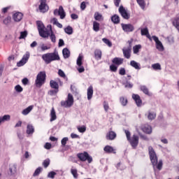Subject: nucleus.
Listing matches in <instances>:
<instances>
[{"label":"nucleus","instance_id":"1","mask_svg":"<svg viewBox=\"0 0 179 179\" xmlns=\"http://www.w3.org/2000/svg\"><path fill=\"white\" fill-rule=\"evenodd\" d=\"M148 152L150 162L154 169L156 167L158 170H162V169H163V161L160 159L157 163V155H156L155 149H153L152 146H150L148 147Z\"/></svg>","mask_w":179,"mask_h":179},{"label":"nucleus","instance_id":"2","mask_svg":"<svg viewBox=\"0 0 179 179\" xmlns=\"http://www.w3.org/2000/svg\"><path fill=\"white\" fill-rule=\"evenodd\" d=\"M42 59L47 64H51L52 61H59V55L57 52H52V53H45L42 55Z\"/></svg>","mask_w":179,"mask_h":179},{"label":"nucleus","instance_id":"3","mask_svg":"<svg viewBox=\"0 0 179 179\" xmlns=\"http://www.w3.org/2000/svg\"><path fill=\"white\" fill-rule=\"evenodd\" d=\"M36 25L38 27V31L39 33V35L41 37H43V38H48V27H47V29L44 26V24L41 21H37L36 22Z\"/></svg>","mask_w":179,"mask_h":179},{"label":"nucleus","instance_id":"4","mask_svg":"<svg viewBox=\"0 0 179 179\" xmlns=\"http://www.w3.org/2000/svg\"><path fill=\"white\" fill-rule=\"evenodd\" d=\"M45 71H41L38 73L36 80V87H41L44 83H45V78H46Z\"/></svg>","mask_w":179,"mask_h":179},{"label":"nucleus","instance_id":"5","mask_svg":"<svg viewBox=\"0 0 179 179\" xmlns=\"http://www.w3.org/2000/svg\"><path fill=\"white\" fill-rule=\"evenodd\" d=\"M61 106L62 107H65L66 108L72 107V106H73V96H72L71 94H69L67 99L61 102Z\"/></svg>","mask_w":179,"mask_h":179},{"label":"nucleus","instance_id":"6","mask_svg":"<svg viewBox=\"0 0 179 179\" xmlns=\"http://www.w3.org/2000/svg\"><path fill=\"white\" fill-rule=\"evenodd\" d=\"M152 39L155 42V47L158 51H160L162 52V51H164V46L163 45V43L160 40H159V38L156 36H152Z\"/></svg>","mask_w":179,"mask_h":179},{"label":"nucleus","instance_id":"7","mask_svg":"<svg viewBox=\"0 0 179 179\" xmlns=\"http://www.w3.org/2000/svg\"><path fill=\"white\" fill-rule=\"evenodd\" d=\"M54 15L55 16H60V19H65V16H66V13H65V10H64V7L62 6H60L59 7V9H55L54 10Z\"/></svg>","mask_w":179,"mask_h":179},{"label":"nucleus","instance_id":"8","mask_svg":"<svg viewBox=\"0 0 179 179\" xmlns=\"http://www.w3.org/2000/svg\"><path fill=\"white\" fill-rule=\"evenodd\" d=\"M78 157L81 160V162H86V160H87L88 163H90L93 160V159L89 156V154L86 152L78 154Z\"/></svg>","mask_w":179,"mask_h":179},{"label":"nucleus","instance_id":"9","mask_svg":"<svg viewBox=\"0 0 179 179\" xmlns=\"http://www.w3.org/2000/svg\"><path fill=\"white\" fill-rule=\"evenodd\" d=\"M129 142L133 149H136L139 143V137L136 135H133V136L129 140Z\"/></svg>","mask_w":179,"mask_h":179},{"label":"nucleus","instance_id":"10","mask_svg":"<svg viewBox=\"0 0 179 179\" xmlns=\"http://www.w3.org/2000/svg\"><path fill=\"white\" fill-rule=\"evenodd\" d=\"M30 58V52H27L26 54H24L22 57V59L17 63V66H23V65H25L29 61V59Z\"/></svg>","mask_w":179,"mask_h":179},{"label":"nucleus","instance_id":"11","mask_svg":"<svg viewBox=\"0 0 179 179\" xmlns=\"http://www.w3.org/2000/svg\"><path fill=\"white\" fill-rule=\"evenodd\" d=\"M121 26L125 33H131L135 30V27L131 24H121Z\"/></svg>","mask_w":179,"mask_h":179},{"label":"nucleus","instance_id":"12","mask_svg":"<svg viewBox=\"0 0 179 179\" xmlns=\"http://www.w3.org/2000/svg\"><path fill=\"white\" fill-rule=\"evenodd\" d=\"M48 37H50L52 43H57V36H55V34L52 31V27L51 25H48Z\"/></svg>","mask_w":179,"mask_h":179},{"label":"nucleus","instance_id":"13","mask_svg":"<svg viewBox=\"0 0 179 179\" xmlns=\"http://www.w3.org/2000/svg\"><path fill=\"white\" fill-rule=\"evenodd\" d=\"M41 4L39 5V10L42 13H45L48 10V6H47L45 0H40Z\"/></svg>","mask_w":179,"mask_h":179},{"label":"nucleus","instance_id":"14","mask_svg":"<svg viewBox=\"0 0 179 179\" xmlns=\"http://www.w3.org/2000/svg\"><path fill=\"white\" fill-rule=\"evenodd\" d=\"M23 19V13L20 12H15L13 14V20L14 22H19Z\"/></svg>","mask_w":179,"mask_h":179},{"label":"nucleus","instance_id":"15","mask_svg":"<svg viewBox=\"0 0 179 179\" xmlns=\"http://www.w3.org/2000/svg\"><path fill=\"white\" fill-rule=\"evenodd\" d=\"M119 13H120V15L123 19H126V20L129 19V15L127 12V10H125V8H124V6H120Z\"/></svg>","mask_w":179,"mask_h":179},{"label":"nucleus","instance_id":"16","mask_svg":"<svg viewBox=\"0 0 179 179\" xmlns=\"http://www.w3.org/2000/svg\"><path fill=\"white\" fill-rule=\"evenodd\" d=\"M132 99L134 100L137 107H142V99H141V96H139V95L133 94Z\"/></svg>","mask_w":179,"mask_h":179},{"label":"nucleus","instance_id":"17","mask_svg":"<svg viewBox=\"0 0 179 179\" xmlns=\"http://www.w3.org/2000/svg\"><path fill=\"white\" fill-rule=\"evenodd\" d=\"M131 47L124 48L122 49L123 55L127 58V59H129L131 58Z\"/></svg>","mask_w":179,"mask_h":179},{"label":"nucleus","instance_id":"18","mask_svg":"<svg viewBox=\"0 0 179 179\" xmlns=\"http://www.w3.org/2000/svg\"><path fill=\"white\" fill-rule=\"evenodd\" d=\"M142 131L145 132V134H148V135H150L152 134V126L149 124H145L141 128Z\"/></svg>","mask_w":179,"mask_h":179},{"label":"nucleus","instance_id":"19","mask_svg":"<svg viewBox=\"0 0 179 179\" xmlns=\"http://www.w3.org/2000/svg\"><path fill=\"white\" fill-rule=\"evenodd\" d=\"M8 176H15L16 174V165L10 164L8 171Z\"/></svg>","mask_w":179,"mask_h":179},{"label":"nucleus","instance_id":"20","mask_svg":"<svg viewBox=\"0 0 179 179\" xmlns=\"http://www.w3.org/2000/svg\"><path fill=\"white\" fill-rule=\"evenodd\" d=\"M145 115L147 116V118L150 120V121H152L156 118V113H155V111L148 110Z\"/></svg>","mask_w":179,"mask_h":179},{"label":"nucleus","instance_id":"21","mask_svg":"<svg viewBox=\"0 0 179 179\" xmlns=\"http://www.w3.org/2000/svg\"><path fill=\"white\" fill-rule=\"evenodd\" d=\"M26 132L27 135H33V134H34V127L33 124H27Z\"/></svg>","mask_w":179,"mask_h":179},{"label":"nucleus","instance_id":"22","mask_svg":"<svg viewBox=\"0 0 179 179\" xmlns=\"http://www.w3.org/2000/svg\"><path fill=\"white\" fill-rule=\"evenodd\" d=\"M33 108H34V106L33 105L28 106L27 108L24 109L22 111V115H28V114H30V113H31Z\"/></svg>","mask_w":179,"mask_h":179},{"label":"nucleus","instance_id":"23","mask_svg":"<svg viewBox=\"0 0 179 179\" xmlns=\"http://www.w3.org/2000/svg\"><path fill=\"white\" fill-rule=\"evenodd\" d=\"M117 138V134L114 131H109L106 134V138L108 139L109 141H114Z\"/></svg>","mask_w":179,"mask_h":179},{"label":"nucleus","instance_id":"24","mask_svg":"<svg viewBox=\"0 0 179 179\" xmlns=\"http://www.w3.org/2000/svg\"><path fill=\"white\" fill-rule=\"evenodd\" d=\"M103 150L106 153H114L115 154V149L110 145H106L104 147Z\"/></svg>","mask_w":179,"mask_h":179},{"label":"nucleus","instance_id":"25","mask_svg":"<svg viewBox=\"0 0 179 179\" xmlns=\"http://www.w3.org/2000/svg\"><path fill=\"white\" fill-rule=\"evenodd\" d=\"M87 100H92V97H93V86L90 85L87 88Z\"/></svg>","mask_w":179,"mask_h":179},{"label":"nucleus","instance_id":"26","mask_svg":"<svg viewBox=\"0 0 179 179\" xmlns=\"http://www.w3.org/2000/svg\"><path fill=\"white\" fill-rule=\"evenodd\" d=\"M50 122H52V121H55L57 120V113H55V109L54 108H52L50 110Z\"/></svg>","mask_w":179,"mask_h":179},{"label":"nucleus","instance_id":"27","mask_svg":"<svg viewBox=\"0 0 179 179\" xmlns=\"http://www.w3.org/2000/svg\"><path fill=\"white\" fill-rule=\"evenodd\" d=\"M113 64H115V65H122V64L124 62V59L120 58V57H115L112 60Z\"/></svg>","mask_w":179,"mask_h":179},{"label":"nucleus","instance_id":"28","mask_svg":"<svg viewBox=\"0 0 179 179\" xmlns=\"http://www.w3.org/2000/svg\"><path fill=\"white\" fill-rule=\"evenodd\" d=\"M130 65L132 66V68H134V69H137V70L141 69V64L135 62V60L131 61Z\"/></svg>","mask_w":179,"mask_h":179},{"label":"nucleus","instance_id":"29","mask_svg":"<svg viewBox=\"0 0 179 179\" xmlns=\"http://www.w3.org/2000/svg\"><path fill=\"white\" fill-rule=\"evenodd\" d=\"M94 17L95 19V20H97L98 22H101V20H103V15H101V13H99V12H95L94 15Z\"/></svg>","mask_w":179,"mask_h":179},{"label":"nucleus","instance_id":"30","mask_svg":"<svg viewBox=\"0 0 179 179\" xmlns=\"http://www.w3.org/2000/svg\"><path fill=\"white\" fill-rule=\"evenodd\" d=\"M94 57L95 59H96L97 61H100V59H101V50L99 49L95 50Z\"/></svg>","mask_w":179,"mask_h":179},{"label":"nucleus","instance_id":"31","mask_svg":"<svg viewBox=\"0 0 179 179\" xmlns=\"http://www.w3.org/2000/svg\"><path fill=\"white\" fill-rule=\"evenodd\" d=\"M62 54H63V57H64V58H65V59H66V58H69V57L71 56V52L66 48L63 49Z\"/></svg>","mask_w":179,"mask_h":179},{"label":"nucleus","instance_id":"32","mask_svg":"<svg viewBox=\"0 0 179 179\" xmlns=\"http://www.w3.org/2000/svg\"><path fill=\"white\" fill-rule=\"evenodd\" d=\"M10 120V115H5L3 117H0V125L2 122Z\"/></svg>","mask_w":179,"mask_h":179},{"label":"nucleus","instance_id":"33","mask_svg":"<svg viewBox=\"0 0 179 179\" xmlns=\"http://www.w3.org/2000/svg\"><path fill=\"white\" fill-rule=\"evenodd\" d=\"M111 21L114 24H118L120 23V16L114 15L111 17Z\"/></svg>","mask_w":179,"mask_h":179},{"label":"nucleus","instance_id":"34","mask_svg":"<svg viewBox=\"0 0 179 179\" xmlns=\"http://www.w3.org/2000/svg\"><path fill=\"white\" fill-rule=\"evenodd\" d=\"M142 49V45H136L133 47V52L134 54H138L139 50Z\"/></svg>","mask_w":179,"mask_h":179},{"label":"nucleus","instance_id":"35","mask_svg":"<svg viewBox=\"0 0 179 179\" xmlns=\"http://www.w3.org/2000/svg\"><path fill=\"white\" fill-rule=\"evenodd\" d=\"M151 67L154 71H162V65L159 63H155L151 65Z\"/></svg>","mask_w":179,"mask_h":179},{"label":"nucleus","instance_id":"36","mask_svg":"<svg viewBox=\"0 0 179 179\" xmlns=\"http://www.w3.org/2000/svg\"><path fill=\"white\" fill-rule=\"evenodd\" d=\"M120 101L121 105L123 106V107H125V106L128 104V99H127V97L121 96L120 98Z\"/></svg>","mask_w":179,"mask_h":179},{"label":"nucleus","instance_id":"37","mask_svg":"<svg viewBox=\"0 0 179 179\" xmlns=\"http://www.w3.org/2000/svg\"><path fill=\"white\" fill-rule=\"evenodd\" d=\"M93 30L94 31H99L100 30V23L96 22V21H94L93 22Z\"/></svg>","mask_w":179,"mask_h":179},{"label":"nucleus","instance_id":"38","mask_svg":"<svg viewBox=\"0 0 179 179\" xmlns=\"http://www.w3.org/2000/svg\"><path fill=\"white\" fill-rule=\"evenodd\" d=\"M141 90L145 94H147V96H151V94L149 92V90L148 87L145 85H143L141 87Z\"/></svg>","mask_w":179,"mask_h":179},{"label":"nucleus","instance_id":"39","mask_svg":"<svg viewBox=\"0 0 179 179\" xmlns=\"http://www.w3.org/2000/svg\"><path fill=\"white\" fill-rule=\"evenodd\" d=\"M50 85L52 89L58 90V88L59 87V86L58 85V83L52 80H50Z\"/></svg>","mask_w":179,"mask_h":179},{"label":"nucleus","instance_id":"40","mask_svg":"<svg viewBox=\"0 0 179 179\" xmlns=\"http://www.w3.org/2000/svg\"><path fill=\"white\" fill-rule=\"evenodd\" d=\"M173 24L179 31V17H176L173 21Z\"/></svg>","mask_w":179,"mask_h":179},{"label":"nucleus","instance_id":"41","mask_svg":"<svg viewBox=\"0 0 179 179\" xmlns=\"http://www.w3.org/2000/svg\"><path fill=\"white\" fill-rule=\"evenodd\" d=\"M71 173L72 174V176H73V178H78V169L72 167V169H71Z\"/></svg>","mask_w":179,"mask_h":179},{"label":"nucleus","instance_id":"42","mask_svg":"<svg viewBox=\"0 0 179 179\" xmlns=\"http://www.w3.org/2000/svg\"><path fill=\"white\" fill-rule=\"evenodd\" d=\"M64 32L66 34L71 35L73 33V29H72L71 26H68L67 27L64 28Z\"/></svg>","mask_w":179,"mask_h":179},{"label":"nucleus","instance_id":"43","mask_svg":"<svg viewBox=\"0 0 179 179\" xmlns=\"http://www.w3.org/2000/svg\"><path fill=\"white\" fill-rule=\"evenodd\" d=\"M83 60V56L81 55H79L78 59H77V62L76 64L78 65V66H82V61Z\"/></svg>","mask_w":179,"mask_h":179},{"label":"nucleus","instance_id":"44","mask_svg":"<svg viewBox=\"0 0 179 179\" xmlns=\"http://www.w3.org/2000/svg\"><path fill=\"white\" fill-rule=\"evenodd\" d=\"M138 4L141 8V9H145L146 4L145 3V0H136Z\"/></svg>","mask_w":179,"mask_h":179},{"label":"nucleus","instance_id":"45","mask_svg":"<svg viewBox=\"0 0 179 179\" xmlns=\"http://www.w3.org/2000/svg\"><path fill=\"white\" fill-rule=\"evenodd\" d=\"M103 106V108H104V110L106 111V113H108V110H110V106L108 105V102L104 101Z\"/></svg>","mask_w":179,"mask_h":179},{"label":"nucleus","instance_id":"46","mask_svg":"<svg viewBox=\"0 0 179 179\" xmlns=\"http://www.w3.org/2000/svg\"><path fill=\"white\" fill-rule=\"evenodd\" d=\"M43 171V168L38 167V169H36V171L34 173V177H36V176H38Z\"/></svg>","mask_w":179,"mask_h":179},{"label":"nucleus","instance_id":"47","mask_svg":"<svg viewBox=\"0 0 179 179\" xmlns=\"http://www.w3.org/2000/svg\"><path fill=\"white\" fill-rule=\"evenodd\" d=\"M116 168L117 169V170H124L125 166L122 164V163L119 162L118 164H117Z\"/></svg>","mask_w":179,"mask_h":179},{"label":"nucleus","instance_id":"48","mask_svg":"<svg viewBox=\"0 0 179 179\" xmlns=\"http://www.w3.org/2000/svg\"><path fill=\"white\" fill-rule=\"evenodd\" d=\"M50 162L51 161L50 160V159H46L43 161V166L45 167V169H47V167L50 166Z\"/></svg>","mask_w":179,"mask_h":179},{"label":"nucleus","instance_id":"49","mask_svg":"<svg viewBox=\"0 0 179 179\" xmlns=\"http://www.w3.org/2000/svg\"><path fill=\"white\" fill-rule=\"evenodd\" d=\"M123 85H124V87L127 89H131V87L134 86L131 83L126 81L123 83Z\"/></svg>","mask_w":179,"mask_h":179},{"label":"nucleus","instance_id":"50","mask_svg":"<svg viewBox=\"0 0 179 179\" xmlns=\"http://www.w3.org/2000/svg\"><path fill=\"white\" fill-rule=\"evenodd\" d=\"M102 41H103L105 43V44H106V45L109 46V47H112L113 46V43H111V41H110V40L103 38L102 39Z\"/></svg>","mask_w":179,"mask_h":179},{"label":"nucleus","instance_id":"51","mask_svg":"<svg viewBox=\"0 0 179 179\" xmlns=\"http://www.w3.org/2000/svg\"><path fill=\"white\" fill-rule=\"evenodd\" d=\"M26 37H27V31H24L20 32V36L19 37L20 40L26 38Z\"/></svg>","mask_w":179,"mask_h":179},{"label":"nucleus","instance_id":"52","mask_svg":"<svg viewBox=\"0 0 179 179\" xmlns=\"http://www.w3.org/2000/svg\"><path fill=\"white\" fill-rule=\"evenodd\" d=\"M68 141H69V138H68V137L63 138L61 141L62 146H66V142H68Z\"/></svg>","mask_w":179,"mask_h":179},{"label":"nucleus","instance_id":"53","mask_svg":"<svg viewBox=\"0 0 179 179\" xmlns=\"http://www.w3.org/2000/svg\"><path fill=\"white\" fill-rule=\"evenodd\" d=\"M15 90L17 92V93H22L23 92V87L20 85H17L15 87Z\"/></svg>","mask_w":179,"mask_h":179},{"label":"nucleus","instance_id":"54","mask_svg":"<svg viewBox=\"0 0 179 179\" xmlns=\"http://www.w3.org/2000/svg\"><path fill=\"white\" fill-rule=\"evenodd\" d=\"M55 176H57V173L50 171L48 174V178H55Z\"/></svg>","mask_w":179,"mask_h":179},{"label":"nucleus","instance_id":"55","mask_svg":"<svg viewBox=\"0 0 179 179\" xmlns=\"http://www.w3.org/2000/svg\"><path fill=\"white\" fill-rule=\"evenodd\" d=\"M149 34L148 28L141 29V36H146Z\"/></svg>","mask_w":179,"mask_h":179},{"label":"nucleus","instance_id":"56","mask_svg":"<svg viewBox=\"0 0 179 179\" xmlns=\"http://www.w3.org/2000/svg\"><path fill=\"white\" fill-rule=\"evenodd\" d=\"M78 131H80L81 134H83V132H86V127L85 126L78 127Z\"/></svg>","mask_w":179,"mask_h":179},{"label":"nucleus","instance_id":"57","mask_svg":"<svg viewBox=\"0 0 179 179\" xmlns=\"http://www.w3.org/2000/svg\"><path fill=\"white\" fill-rule=\"evenodd\" d=\"M166 40H167V41H168V43H169V44H173V43H174V37H173V36H168V37L166 38Z\"/></svg>","mask_w":179,"mask_h":179},{"label":"nucleus","instance_id":"58","mask_svg":"<svg viewBox=\"0 0 179 179\" xmlns=\"http://www.w3.org/2000/svg\"><path fill=\"white\" fill-rule=\"evenodd\" d=\"M50 47L44 45V43L41 45V51H45L47 50H50Z\"/></svg>","mask_w":179,"mask_h":179},{"label":"nucleus","instance_id":"59","mask_svg":"<svg viewBox=\"0 0 179 179\" xmlns=\"http://www.w3.org/2000/svg\"><path fill=\"white\" fill-rule=\"evenodd\" d=\"M118 69V67H117V66L112 64L110 66V69L112 72H117V69Z\"/></svg>","mask_w":179,"mask_h":179},{"label":"nucleus","instance_id":"60","mask_svg":"<svg viewBox=\"0 0 179 179\" xmlns=\"http://www.w3.org/2000/svg\"><path fill=\"white\" fill-rule=\"evenodd\" d=\"M17 138H20V141H22L23 139V138H24V136L20 131L17 132Z\"/></svg>","mask_w":179,"mask_h":179},{"label":"nucleus","instance_id":"61","mask_svg":"<svg viewBox=\"0 0 179 179\" xmlns=\"http://www.w3.org/2000/svg\"><path fill=\"white\" fill-rule=\"evenodd\" d=\"M57 93H58V90H52L49 91V94H50V96H55Z\"/></svg>","mask_w":179,"mask_h":179},{"label":"nucleus","instance_id":"62","mask_svg":"<svg viewBox=\"0 0 179 179\" xmlns=\"http://www.w3.org/2000/svg\"><path fill=\"white\" fill-rule=\"evenodd\" d=\"M58 74L61 76V78H66V77L64 71H62L61 69L59 70Z\"/></svg>","mask_w":179,"mask_h":179},{"label":"nucleus","instance_id":"63","mask_svg":"<svg viewBox=\"0 0 179 179\" xmlns=\"http://www.w3.org/2000/svg\"><path fill=\"white\" fill-rule=\"evenodd\" d=\"M124 133L126 134L127 141H129L131 138V132L128 130H125Z\"/></svg>","mask_w":179,"mask_h":179},{"label":"nucleus","instance_id":"64","mask_svg":"<svg viewBox=\"0 0 179 179\" xmlns=\"http://www.w3.org/2000/svg\"><path fill=\"white\" fill-rule=\"evenodd\" d=\"M3 23H4V24H8V23H10V17H6V18L3 20Z\"/></svg>","mask_w":179,"mask_h":179}]
</instances>
